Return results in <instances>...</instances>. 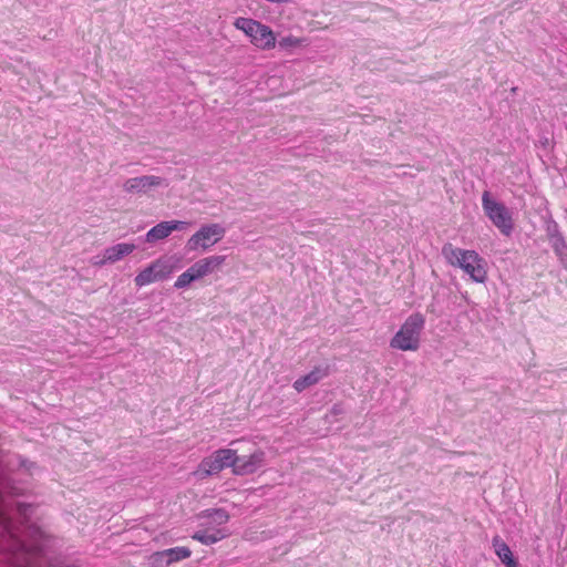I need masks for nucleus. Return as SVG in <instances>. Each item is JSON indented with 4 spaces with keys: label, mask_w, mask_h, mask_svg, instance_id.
I'll return each instance as SVG.
<instances>
[{
    "label": "nucleus",
    "mask_w": 567,
    "mask_h": 567,
    "mask_svg": "<svg viewBox=\"0 0 567 567\" xmlns=\"http://www.w3.org/2000/svg\"><path fill=\"white\" fill-rule=\"evenodd\" d=\"M327 375V371L320 368H315L308 374L300 377L293 382V389L297 392H302L311 385L317 384L322 378Z\"/></svg>",
    "instance_id": "f3484780"
},
{
    "label": "nucleus",
    "mask_w": 567,
    "mask_h": 567,
    "mask_svg": "<svg viewBox=\"0 0 567 567\" xmlns=\"http://www.w3.org/2000/svg\"><path fill=\"white\" fill-rule=\"evenodd\" d=\"M482 206L492 224L504 235L509 236L514 229V219L509 209L485 190L482 195Z\"/></svg>",
    "instance_id": "423d86ee"
},
{
    "label": "nucleus",
    "mask_w": 567,
    "mask_h": 567,
    "mask_svg": "<svg viewBox=\"0 0 567 567\" xmlns=\"http://www.w3.org/2000/svg\"><path fill=\"white\" fill-rule=\"evenodd\" d=\"M174 271V266L166 258H158L141 270L134 282L137 287H144L156 281L164 280Z\"/></svg>",
    "instance_id": "6e6552de"
},
{
    "label": "nucleus",
    "mask_w": 567,
    "mask_h": 567,
    "mask_svg": "<svg viewBox=\"0 0 567 567\" xmlns=\"http://www.w3.org/2000/svg\"><path fill=\"white\" fill-rule=\"evenodd\" d=\"M230 468L235 475L256 473L265 465V452L252 441L236 440L227 449Z\"/></svg>",
    "instance_id": "f257e3e1"
},
{
    "label": "nucleus",
    "mask_w": 567,
    "mask_h": 567,
    "mask_svg": "<svg viewBox=\"0 0 567 567\" xmlns=\"http://www.w3.org/2000/svg\"><path fill=\"white\" fill-rule=\"evenodd\" d=\"M234 27L243 31L252 45L260 50H271L276 47V35L272 30L261 22L249 18H237Z\"/></svg>",
    "instance_id": "39448f33"
},
{
    "label": "nucleus",
    "mask_w": 567,
    "mask_h": 567,
    "mask_svg": "<svg viewBox=\"0 0 567 567\" xmlns=\"http://www.w3.org/2000/svg\"><path fill=\"white\" fill-rule=\"evenodd\" d=\"M229 453L227 449H219L209 456L202 460L194 476L198 480H205L209 476L219 474L225 467H230Z\"/></svg>",
    "instance_id": "1a4fd4ad"
},
{
    "label": "nucleus",
    "mask_w": 567,
    "mask_h": 567,
    "mask_svg": "<svg viewBox=\"0 0 567 567\" xmlns=\"http://www.w3.org/2000/svg\"><path fill=\"white\" fill-rule=\"evenodd\" d=\"M230 533L227 529H199L193 534L192 538L202 543L203 545H213L218 543L226 537H228Z\"/></svg>",
    "instance_id": "2eb2a0df"
},
{
    "label": "nucleus",
    "mask_w": 567,
    "mask_h": 567,
    "mask_svg": "<svg viewBox=\"0 0 567 567\" xmlns=\"http://www.w3.org/2000/svg\"><path fill=\"white\" fill-rule=\"evenodd\" d=\"M150 567H168L169 564L167 561V557L164 550L153 553L148 557Z\"/></svg>",
    "instance_id": "6ab92c4d"
},
{
    "label": "nucleus",
    "mask_w": 567,
    "mask_h": 567,
    "mask_svg": "<svg viewBox=\"0 0 567 567\" xmlns=\"http://www.w3.org/2000/svg\"><path fill=\"white\" fill-rule=\"evenodd\" d=\"M14 511L19 514V516L25 518L28 515V512L31 511V506L24 505V504H16Z\"/></svg>",
    "instance_id": "412c9836"
},
{
    "label": "nucleus",
    "mask_w": 567,
    "mask_h": 567,
    "mask_svg": "<svg viewBox=\"0 0 567 567\" xmlns=\"http://www.w3.org/2000/svg\"><path fill=\"white\" fill-rule=\"evenodd\" d=\"M301 39L295 37H286L279 41V45L282 48L298 47L301 44Z\"/></svg>",
    "instance_id": "aec40b11"
},
{
    "label": "nucleus",
    "mask_w": 567,
    "mask_h": 567,
    "mask_svg": "<svg viewBox=\"0 0 567 567\" xmlns=\"http://www.w3.org/2000/svg\"><path fill=\"white\" fill-rule=\"evenodd\" d=\"M165 555L167 557V561L169 566L174 563H178L190 557L192 551L187 547H174L169 549H165Z\"/></svg>",
    "instance_id": "a211bd4d"
},
{
    "label": "nucleus",
    "mask_w": 567,
    "mask_h": 567,
    "mask_svg": "<svg viewBox=\"0 0 567 567\" xmlns=\"http://www.w3.org/2000/svg\"><path fill=\"white\" fill-rule=\"evenodd\" d=\"M167 185L165 179L154 175H144L128 178L123 184V189L127 194H146L152 188Z\"/></svg>",
    "instance_id": "9d476101"
},
{
    "label": "nucleus",
    "mask_w": 567,
    "mask_h": 567,
    "mask_svg": "<svg viewBox=\"0 0 567 567\" xmlns=\"http://www.w3.org/2000/svg\"><path fill=\"white\" fill-rule=\"evenodd\" d=\"M424 323L423 315L415 312L409 316L391 339L390 347L401 351H416L420 348Z\"/></svg>",
    "instance_id": "7ed1b4c3"
},
{
    "label": "nucleus",
    "mask_w": 567,
    "mask_h": 567,
    "mask_svg": "<svg viewBox=\"0 0 567 567\" xmlns=\"http://www.w3.org/2000/svg\"><path fill=\"white\" fill-rule=\"evenodd\" d=\"M493 547L495 554L506 567H517V561L509 546L499 536L493 537Z\"/></svg>",
    "instance_id": "dca6fc26"
},
{
    "label": "nucleus",
    "mask_w": 567,
    "mask_h": 567,
    "mask_svg": "<svg viewBox=\"0 0 567 567\" xmlns=\"http://www.w3.org/2000/svg\"><path fill=\"white\" fill-rule=\"evenodd\" d=\"M225 261L226 256L223 255H213L204 257L194 262L183 274H181L177 277L176 281L174 282V287L176 289H182L189 286L194 281L200 280L209 275H213L221 268Z\"/></svg>",
    "instance_id": "20e7f679"
},
{
    "label": "nucleus",
    "mask_w": 567,
    "mask_h": 567,
    "mask_svg": "<svg viewBox=\"0 0 567 567\" xmlns=\"http://www.w3.org/2000/svg\"><path fill=\"white\" fill-rule=\"evenodd\" d=\"M190 226V223L184 220L161 221L152 227L146 234V241L154 243L156 240L167 238L173 231L184 230Z\"/></svg>",
    "instance_id": "9b49d317"
},
{
    "label": "nucleus",
    "mask_w": 567,
    "mask_h": 567,
    "mask_svg": "<svg viewBox=\"0 0 567 567\" xmlns=\"http://www.w3.org/2000/svg\"><path fill=\"white\" fill-rule=\"evenodd\" d=\"M37 468L38 466L34 462H31L20 455H12L8 460V471L12 474L32 477Z\"/></svg>",
    "instance_id": "4468645a"
},
{
    "label": "nucleus",
    "mask_w": 567,
    "mask_h": 567,
    "mask_svg": "<svg viewBox=\"0 0 567 567\" xmlns=\"http://www.w3.org/2000/svg\"><path fill=\"white\" fill-rule=\"evenodd\" d=\"M225 236V228L219 224L203 225L192 237L187 240V249L195 251L198 249L207 250L223 239Z\"/></svg>",
    "instance_id": "0eeeda50"
},
{
    "label": "nucleus",
    "mask_w": 567,
    "mask_h": 567,
    "mask_svg": "<svg viewBox=\"0 0 567 567\" xmlns=\"http://www.w3.org/2000/svg\"><path fill=\"white\" fill-rule=\"evenodd\" d=\"M442 255L451 266L461 268L472 280L483 284L487 279L486 261L475 250L461 249L447 243L442 247Z\"/></svg>",
    "instance_id": "f03ea898"
},
{
    "label": "nucleus",
    "mask_w": 567,
    "mask_h": 567,
    "mask_svg": "<svg viewBox=\"0 0 567 567\" xmlns=\"http://www.w3.org/2000/svg\"><path fill=\"white\" fill-rule=\"evenodd\" d=\"M135 245L130 243H121L109 247L104 250L103 258L100 261L94 262V265L103 266L107 262H116L121 260L124 256L132 254L135 250Z\"/></svg>",
    "instance_id": "ddd939ff"
},
{
    "label": "nucleus",
    "mask_w": 567,
    "mask_h": 567,
    "mask_svg": "<svg viewBox=\"0 0 567 567\" xmlns=\"http://www.w3.org/2000/svg\"><path fill=\"white\" fill-rule=\"evenodd\" d=\"M199 518L204 520L203 529H226L221 526L228 523L229 514L223 508H212L202 512Z\"/></svg>",
    "instance_id": "f8f14e48"
}]
</instances>
